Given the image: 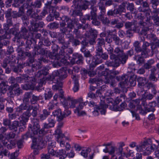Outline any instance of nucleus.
I'll use <instances>...</instances> for the list:
<instances>
[{
    "mask_svg": "<svg viewBox=\"0 0 159 159\" xmlns=\"http://www.w3.org/2000/svg\"><path fill=\"white\" fill-rule=\"evenodd\" d=\"M59 155L57 157H59L60 159H64L66 156V152L63 150H61L58 152Z\"/></svg>",
    "mask_w": 159,
    "mask_h": 159,
    "instance_id": "13d9d810",
    "label": "nucleus"
},
{
    "mask_svg": "<svg viewBox=\"0 0 159 159\" xmlns=\"http://www.w3.org/2000/svg\"><path fill=\"white\" fill-rule=\"evenodd\" d=\"M12 25V22L10 19L9 18L7 19V23L4 24V29L6 30H7L9 29L10 26Z\"/></svg>",
    "mask_w": 159,
    "mask_h": 159,
    "instance_id": "09e8293b",
    "label": "nucleus"
},
{
    "mask_svg": "<svg viewBox=\"0 0 159 159\" xmlns=\"http://www.w3.org/2000/svg\"><path fill=\"white\" fill-rule=\"evenodd\" d=\"M53 94L50 91H48L44 94L45 99L46 100H48L52 98Z\"/></svg>",
    "mask_w": 159,
    "mask_h": 159,
    "instance_id": "e2e57ef3",
    "label": "nucleus"
},
{
    "mask_svg": "<svg viewBox=\"0 0 159 159\" xmlns=\"http://www.w3.org/2000/svg\"><path fill=\"white\" fill-rule=\"evenodd\" d=\"M119 146L117 148L118 151L116 152V154L118 155H122L123 152V147L125 146V144L123 142H120L118 143Z\"/></svg>",
    "mask_w": 159,
    "mask_h": 159,
    "instance_id": "c756f323",
    "label": "nucleus"
},
{
    "mask_svg": "<svg viewBox=\"0 0 159 159\" xmlns=\"http://www.w3.org/2000/svg\"><path fill=\"white\" fill-rule=\"evenodd\" d=\"M52 114L54 116H57L60 120H62L64 117V115L62 113L60 109H58L54 111L53 112Z\"/></svg>",
    "mask_w": 159,
    "mask_h": 159,
    "instance_id": "5701e85b",
    "label": "nucleus"
},
{
    "mask_svg": "<svg viewBox=\"0 0 159 159\" xmlns=\"http://www.w3.org/2000/svg\"><path fill=\"white\" fill-rule=\"evenodd\" d=\"M9 119L10 120H15L17 118H19V116L16 113L9 114L8 115Z\"/></svg>",
    "mask_w": 159,
    "mask_h": 159,
    "instance_id": "774afa93",
    "label": "nucleus"
},
{
    "mask_svg": "<svg viewBox=\"0 0 159 159\" xmlns=\"http://www.w3.org/2000/svg\"><path fill=\"white\" fill-rule=\"evenodd\" d=\"M6 139L3 134H0V140L1 141L2 143L4 145H7V141H6Z\"/></svg>",
    "mask_w": 159,
    "mask_h": 159,
    "instance_id": "338daca9",
    "label": "nucleus"
},
{
    "mask_svg": "<svg viewBox=\"0 0 159 159\" xmlns=\"http://www.w3.org/2000/svg\"><path fill=\"white\" fill-rule=\"evenodd\" d=\"M73 33L75 35V37L77 39H81L83 37V35L78 29H75L73 31Z\"/></svg>",
    "mask_w": 159,
    "mask_h": 159,
    "instance_id": "603ef678",
    "label": "nucleus"
},
{
    "mask_svg": "<svg viewBox=\"0 0 159 159\" xmlns=\"http://www.w3.org/2000/svg\"><path fill=\"white\" fill-rule=\"evenodd\" d=\"M113 39L115 41L116 44L119 45L121 43V41L120 39L116 35H114L113 37Z\"/></svg>",
    "mask_w": 159,
    "mask_h": 159,
    "instance_id": "69168bd1",
    "label": "nucleus"
},
{
    "mask_svg": "<svg viewBox=\"0 0 159 159\" xmlns=\"http://www.w3.org/2000/svg\"><path fill=\"white\" fill-rule=\"evenodd\" d=\"M77 101V103H79L78 106L76 107V109L74 110V112L78 116H83L86 115V112L81 110L83 108L84 106L85 105L86 102H82L83 98L81 97L80 98L78 99H76Z\"/></svg>",
    "mask_w": 159,
    "mask_h": 159,
    "instance_id": "1a4fd4ad",
    "label": "nucleus"
},
{
    "mask_svg": "<svg viewBox=\"0 0 159 159\" xmlns=\"http://www.w3.org/2000/svg\"><path fill=\"white\" fill-rule=\"evenodd\" d=\"M139 24L140 25L143 26L140 34L141 35H143L144 36H146L149 33V32L150 31V30L148 27H144L146 25V23L141 20L140 21Z\"/></svg>",
    "mask_w": 159,
    "mask_h": 159,
    "instance_id": "2eb2a0df",
    "label": "nucleus"
},
{
    "mask_svg": "<svg viewBox=\"0 0 159 159\" xmlns=\"http://www.w3.org/2000/svg\"><path fill=\"white\" fill-rule=\"evenodd\" d=\"M81 4L79 6L80 9L85 10L88 8L89 6L90 5V2L86 0H83L81 2Z\"/></svg>",
    "mask_w": 159,
    "mask_h": 159,
    "instance_id": "4be33fe9",
    "label": "nucleus"
},
{
    "mask_svg": "<svg viewBox=\"0 0 159 159\" xmlns=\"http://www.w3.org/2000/svg\"><path fill=\"white\" fill-rule=\"evenodd\" d=\"M7 86L6 82L3 81L0 83V90L2 93H4L6 92Z\"/></svg>",
    "mask_w": 159,
    "mask_h": 159,
    "instance_id": "2f4dec72",
    "label": "nucleus"
},
{
    "mask_svg": "<svg viewBox=\"0 0 159 159\" xmlns=\"http://www.w3.org/2000/svg\"><path fill=\"white\" fill-rule=\"evenodd\" d=\"M71 78L74 80L75 84L73 90L75 92L79 90L78 77V76L73 75H72Z\"/></svg>",
    "mask_w": 159,
    "mask_h": 159,
    "instance_id": "aec40b11",
    "label": "nucleus"
},
{
    "mask_svg": "<svg viewBox=\"0 0 159 159\" xmlns=\"http://www.w3.org/2000/svg\"><path fill=\"white\" fill-rule=\"evenodd\" d=\"M31 126H30V128L31 129L33 133L34 134H38V132L39 134L43 135L46 133L45 129H47L46 128H44V124L43 127L40 130V125H39V120L37 119H33L31 121Z\"/></svg>",
    "mask_w": 159,
    "mask_h": 159,
    "instance_id": "39448f33",
    "label": "nucleus"
},
{
    "mask_svg": "<svg viewBox=\"0 0 159 159\" xmlns=\"http://www.w3.org/2000/svg\"><path fill=\"white\" fill-rule=\"evenodd\" d=\"M116 58V57L112 61L113 67H117L119 66L120 64L121 63L119 59Z\"/></svg>",
    "mask_w": 159,
    "mask_h": 159,
    "instance_id": "0e129e2a",
    "label": "nucleus"
},
{
    "mask_svg": "<svg viewBox=\"0 0 159 159\" xmlns=\"http://www.w3.org/2000/svg\"><path fill=\"white\" fill-rule=\"evenodd\" d=\"M96 49V58L98 59L95 60V65L94 66L93 64H92V66L93 67H95L97 65L101 63L102 62V60L99 59L98 58V57H99L100 58H101V55L102 54V52H103L102 47L101 46L97 45Z\"/></svg>",
    "mask_w": 159,
    "mask_h": 159,
    "instance_id": "9b49d317",
    "label": "nucleus"
},
{
    "mask_svg": "<svg viewBox=\"0 0 159 159\" xmlns=\"http://www.w3.org/2000/svg\"><path fill=\"white\" fill-rule=\"evenodd\" d=\"M98 18L102 21L103 23L105 24L108 25L110 23V21L109 19L107 17H103L102 15H100L99 16Z\"/></svg>",
    "mask_w": 159,
    "mask_h": 159,
    "instance_id": "e433bc0d",
    "label": "nucleus"
},
{
    "mask_svg": "<svg viewBox=\"0 0 159 159\" xmlns=\"http://www.w3.org/2000/svg\"><path fill=\"white\" fill-rule=\"evenodd\" d=\"M8 142L7 141V143ZM16 142L14 140H10V143L7 144V145H4L7 146L8 148L11 149L15 146L16 145Z\"/></svg>",
    "mask_w": 159,
    "mask_h": 159,
    "instance_id": "680f3d73",
    "label": "nucleus"
},
{
    "mask_svg": "<svg viewBox=\"0 0 159 159\" xmlns=\"http://www.w3.org/2000/svg\"><path fill=\"white\" fill-rule=\"evenodd\" d=\"M67 99L69 100V104L70 108H75L76 107V105L78 104L76 99L71 98L70 97H68Z\"/></svg>",
    "mask_w": 159,
    "mask_h": 159,
    "instance_id": "bb28decb",
    "label": "nucleus"
},
{
    "mask_svg": "<svg viewBox=\"0 0 159 159\" xmlns=\"http://www.w3.org/2000/svg\"><path fill=\"white\" fill-rule=\"evenodd\" d=\"M15 62V59H12V60H10L9 58H6L3 61L2 63V66L3 67L5 68L7 66L8 64H10L11 66H12Z\"/></svg>",
    "mask_w": 159,
    "mask_h": 159,
    "instance_id": "b1692460",
    "label": "nucleus"
},
{
    "mask_svg": "<svg viewBox=\"0 0 159 159\" xmlns=\"http://www.w3.org/2000/svg\"><path fill=\"white\" fill-rule=\"evenodd\" d=\"M48 123H44L43 124L44 128H46L47 129H48L54 127L56 122L54 118H53L52 116L51 117L48 118Z\"/></svg>",
    "mask_w": 159,
    "mask_h": 159,
    "instance_id": "dca6fc26",
    "label": "nucleus"
},
{
    "mask_svg": "<svg viewBox=\"0 0 159 159\" xmlns=\"http://www.w3.org/2000/svg\"><path fill=\"white\" fill-rule=\"evenodd\" d=\"M61 52L64 53L66 52V57H67L68 54H71L73 52V50L72 48H66L65 49H62Z\"/></svg>",
    "mask_w": 159,
    "mask_h": 159,
    "instance_id": "4d7b16f0",
    "label": "nucleus"
},
{
    "mask_svg": "<svg viewBox=\"0 0 159 159\" xmlns=\"http://www.w3.org/2000/svg\"><path fill=\"white\" fill-rule=\"evenodd\" d=\"M107 49L109 53L111 54L110 56V59H115L116 57V55L113 53V49L112 47L111 46L110 44H108V47H107Z\"/></svg>",
    "mask_w": 159,
    "mask_h": 159,
    "instance_id": "cd10ccee",
    "label": "nucleus"
},
{
    "mask_svg": "<svg viewBox=\"0 0 159 159\" xmlns=\"http://www.w3.org/2000/svg\"><path fill=\"white\" fill-rule=\"evenodd\" d=\"M132 101V103L135 104L136 106H137V109L140 111L141 109H143L140 105H139L140 103L141 100L139 99H137L134 100H133Z\"/></svg>",
    "mask_w": 159,
    "mask_h": 159,
    "instance_id": "c03bdc74",
    "label": "nucleus"
},
{
    "mask_svg": "<svg viewBox=\"0 0 159 159\" xmlns=\"http://www.w3.org/2000/svg\"><path fill=\"white\" fill-rule=\"evenodd\" d=\"M31 126H30V128L31 129L33 133L34 134H38V132L39 134L43 135L46 133L45 129H47L46 128H44V124L43 127L40 130V125H39V120L37 119H33L31 121Z\"/></svg>",
    "mask_w": 159,
    "mask_h": 159,
    "instance_id": "20e7f679",
    "label": "nucleus"
},
{
    "mask_svg": "<svg viewBox=\"0 0 159 159\" xmlns=\"http://www.w3.org/2000/svg\"><path fill=\"white\" fill-rule=\"evenodd\" d=\"M55 147L54 143L53 142L51 143L50 144H49L48 147V153L50 156H58L59 154L58 152H57L54 149Z\"/></svg>",
    "mask_w": 159,
    "mask_h": 159,
    "instance_id": "ddd939ff",
    "label": "nucleus"
},
{
    "mask_svg": "<svg viewBox=\"0 0 159 159\" xmlns=\"http://www.w3.org/2000/svg\"><path fill=\"white\" fill-rule=\"evenodd\" d=\"M51 2H48L46 4L47 5V9L48 10L49 13L51 14H53L56 12L55 8L54 7L51 5Z\"/></svg>",
    "mask_w": 159,
    "mask_h": 159,
    "instance_id": "7c9ffc66",
    "label": "nucleus"
},
{
    "mask_svg": "<svg viewBox=\"0 0 159 159\" xmlns=\"http://www.w3.org/2000/svg\"><path fill=\"white\" fill-rule=\"evenodd\" d=\"M109 148L108 153L110 155H113L116 151H118L117 148L115 146H111L109 147Z\"/></svg>",
    "mask_w": 159,
    "mask_h": 159,
    "instance_id": "a18cd8bd",
    "label": "nucleus"
},
{
    "mask_svg": "<svg viewBox=\"0 0 159 159\" xmlns=\"http://www.w3.org/2000/svg\"><path fill=\"white\" fill-rule=\"evenodd\" d=\"M21 38L26 39L29 37L28 30L24 27H22L19 33Z\"/></svg>",
    "mask_w": 159,
    "mask_h": 159,
    "instance_id": "393cba45",
    "label": "nucleus"
},
{
    "mask_svg": "<svg viewBox=\"0 0 159 159\" xmlns=\"http://www.w3.org/2000/svg\"><path fill=\"white\" fill-rule=\"evenodd\" d=\"M57 73L56 72H54L52 75H48L47 78L46 79L48 80H52L56 79H57Z\"/></svg>",
    "mask_w": 159,
    "mask_h": 159,
    "instance_id": "3c124183",
    "label": "nucleus"
},
{
    "mask_svg": "<svg viewBox=\"0 0 159 159\" xmlns=\"http://www.w3.org/2000/svg\"><path fill=\"white\" fill-rule=\"evenodd\" d=\"M39 106H32L29 105L28 108L26 105L22 104L17 108L16 111L19 113H21L23 111H27L23 113V115L21 116L22 119L21 122L23 125H25L26 123L28 121L29 118L32 115L34 117H36L38 114V110H39Z\"/></svg>",
    "mask_w": 159,
    "mask_h": 159,
    "instance_id": "f03ea898",
    "label": "nucleus"
},
{
    "mask_svg": "<svg viewBox=\"0 0 159 159\" xmlns=\"http://www.w3.org/2000/svg\"><path fill=\"white\" fill-rule=\"evenodd\" d=\"M114 52L116 54V55L119 57L120 56V55L124 54L123 51L119 47H117L115 48Z\"/></svg>",
    "mask_w": 159,
    "mask_h": 159,
    "instance_id": "8fccbe9b",
    "label": "nucleus"
},
{
    "mask_svg": "<svg viewBox=\"0 0 159 159\" xmlns=\"http://www.w3.org/2000/svg\"><path fill=\"white\" fill-rule=\"evenodd\" d=\"M75 10L74 11V13L77 16H81L82 13L81 11L82 9H80V7H75Z\"/></svg>",
    "mask_w": 159,
    "mask_h": 159,
    "instance_id": "bf43d9fd",
    "label": "nucleus"
},
{
    "mask_svg": "<svg viewBox=\"0 0 159 159\" xmlns=\"http://www.w3.org/2000/svg\"><path fill=\"white\" fill-rule=\"evenodd\" d=\"M55 133L57 139L62 138L65 136L62 133L61 130L59 128H57L55 130Z\"/></svg>",
    "mask_w": 159,
    "mask_h": 159,
    "instance_id": "c9c22d12",
    "label": "nucleus"
},
{
    "mask_svg": "<svg viewBox=\"0 0 159 159\" xmlns=\"http://www.w3.org/2000/svg\"><path fill=\"white\" fill-rule=\"evenodd\" d=\"M57 79L59 78L61 79H64L67 77V73L66 70L64 68L61 69L59 71H57Z\"/></svg>",
    "mask_w": 159,
    "mask_h": 159,
    "instance_id": "6ab92c4d",
    "label": "nucleus"
},
{
    "mask_svg": "<svg viewBox=\"0 0 159 159\" xmlns=\"http://www.w3.org/2000/svg\"><path fill=\"white\" fill-rule=\"evenodd\" d=\"M101 101L99 106H95L94 107V110L93 112V115L95 116H97L99 114V112L102 115H105L106 112V108L108 107V105L104 104V101H102L100 98Z\"/></svg>",
    "mask_w": 159,
    "mask_h": 159,
    "instance_id": "6e6552de",
    "label": "nucleus"
},
{
    "mask_svg": "<svg viewBox=\"0 0 159 159\" xmlns=\"http://www.w3.org/2000/svg\"><path fill=\"white\" fill-rule=\"evenodd\" d=\"M125 26L126 29L133 30L134 32L139 33V27L134 22H126L125 24Z\"/></svg>",
    "mask_w": 159,
    "mask_h": 159,
    "instance_id": "f8f14e48",
    "label": "nucleus"
},
{
    "mask_svg": "<svg viewBox=\"0 0 159 159\" xmlns=\"http://www.w3.org/2000/svg\"><path fill=\"white\" fill-rule=\"evenodd\" d=\"M126 2H123L121 5L119 6L118 8L116 9L118 11V14L122 12H124L125 11V7L126 6Z\"/></svg>",
    "mask_w": 159,
    "mask_h": 159,
    "instance_id": "72a5a7b5",
    "label": "nucleus"
},
{
    "mask_svg": "<svg viewBox=\"0 0 159 159\" xmlns=\"http://www.w3.org/2000/svg\"><path fill=\"white\" fill-rule=\"evenodd\" d=\"M118 77H116V79L117 80H119L118 79ZM127 78V75H123L120 77L119 78V80L122 81L124 84H128V80Z\"/></svg>",
    "mask_w": 159,
    "mask_h": 159,
    "instance_id": "ea45409f",
    "label": "nucleus"
},
{
    "mask_svg": "<svg viewBox=\"0 0 159 159\" xmlns=\"http://www.w3.org/2000/svg\"><path fill=\"white\" fill-rule=\"evenodd\" d=\"M47 56L50 59H57L58 60V58L57 57L58 55H57L54 53L51 52H47L46 53Z\"/></svg>",
    "mask_w": 159,
    "mask_h": 159,
    "instance_id": "de8ad7c7",
    "label": "nucleus"
},
{
    "mask_svg": "<svg viewBox=\"0 0 159 159\" xmlns=\"http://www.w3.org/2000/svg\"><path fill=\"white\" fill-rule=\"evenodd\" d=\"M82 57L81 55H79L74 58V61L77 64L82 63Z\"/></svg>",
    "mask_w": 159,
    "mask_h": 159,
    "instance_id": "6e6d98bb",
    "label": "nucleus"
},
{
    "mask_svg": "<svg viewBox=\"0 0 159 159\" xmlns=\"http://www.w3.org/2000/svg\"><path fill=\"white\" fill-rule=\"evenodd\" d=\"M60 101L65 109H67L68 108V102H69V100L67 99V98L66 99L65 98L60 99Z\"/></svg>",
    "mask_w": 159,
    "mask_h": 159,
    "instance_id": "864d4df0",
    "label": "nucleus"
},
{
    "mask_svg": "<svg viewBox=\"0 0 159 159\" xmlns=\"http://www.w3.org/2000/svg\"><path fill=\"white\" fill-rule=\"evenodd\" d=\"M60 19L62 20V22L60 23L61 26H65L66 25V22L67 23V27L70 29L69 31H71L72 30L74 27V25L73 21L68 17L65 16H62Z\"/></svg>",
    "mask_w": 159,
    "mask_h": 159,
    "instance_id": "9d476101",
    "label": "nucleus"
},
{
    "mask_svg": "<svg viewBox=\"0 0 159 159\" xmlns=\"http://www.w3.org/2000/svg\"><path fill=\"white\" fill-rule=\"evenodd\" d=\"M139 44L140 43L138 41H135L134 43L135 49L137 52H142V48L140 46Z\"/></svg>",
    "mask_w": 159,
    "mask_h": 159,
    "instance_id": "4c0bfd02",
    "label": "nucleus"
},
{
    "mask_svg": "<svg viewBox=\"0 0 159 159\" xmlns=\"http://www.w3.org/2000/svg\"><path fill=\"white\" fill-rule=\"evenodd\" d=\"M132 148L136 147V150L138 152H143L144 156L150 154L154 151L156 145L152 143V140L150 139H146L141 141L138 145H136L135 142H132L129 145Z\"/></svg>",
    "mask_w": 159,
    "mask_h": 159,
    "instance_id": "f257e3e1",
    "label": "nucleus"
},
{
    "mask_svg": "<svg viewBox=\"0 0 159 159\" xmlns=\"http://www.w3.org/2000/svg\"><path fill=\"white\" fill-rule=\"evenodd\" d=\"M137 81L138 82V86L140 88L143 87L147 82L146 78L141 77L138 78Z\"/></svg>",
    "mask_w": 159,
    "mask_h": 159,
    "instance_id": "a878e982",
    "label": "nucleus"
},
{
    "mask_svg": "<svg viewBox=\"0 0 159 159\" xmlns=\"http://www.w3.org/2000/svg\"><path fill=\"white\" fill-rule=\"evenodd\" d=\"M151 73L150 74L149 76V80L151 81H156L157 80V79L155 76L154 70H151Z\"/></svg>",
    "mask_w": 159,
    "mask_h": 159,
    "instance_id": "58836bf2",
    "label": "nucleus"
},
{
    "mask_svg": "<svg viewBox=\"0 0 159 159\" xmlns=\"http://www.w3.org/2000/svg\"><path fill=\"white\" fill-rule=\"evenodd\" d=\"M142 105L143 106L144 109H141L139 113L142 114H146L148 112L150 111H154L155 110L154 107L156 105V103L155 101L152 102L147 105L146 102V99H142Z\"/></svg>",
    "mask_w": 159,
    "mask_h": 159,
    "instance_id": "0eeeda50",
    "label": "nucleus"
},
{
    "mask_svg": "<svg viewBox=\"0 0 159 159\" xmlns=\"http://www.w3.org/2000/svg\"><path fill=\"white\" fill-rule=\"evenodd\" d=\"M155 85L151 82H149L146 83L143 87L144 89H152V88H154V87Z\"/></svg>",
    "mask_w": 159,
    "mask_h": 159,
    "instance_id": "5fc2aeb1",
    "label": "nucleus"
},
{
    "mask_svg": "<svg viewBox=\"0 0 159 159\" xmlns=\"http://www.w3.org/2000/svg\"><path fill=\"white\" fill-rule=\"evenodd\" d=\"M42 113H43L40 114L39 116V118L41 120H43L46 119L51 114V112L50 111L46 109L42 110Z\"/></svg>",
    "mask_w": 159,
    "mask_h": 159,
    "instance_id": "412c9836",
    "label": "nucleus"
},
{
    "mask_svg": "<svg viewBox=\"0 0 159 159\" xmlns=\"http://www.w3.org/2000/svg\"><path fill=\"white\" fill-rule=\"evenodd\" d=\"M19 126V122L17 121H13L12 124L10 125L9 128L11 130H14L15 132L16 131L17 128Z\"/></svg>",
    "mask_w": 159,
    "mask_h": 159,
    "instance_id": "f704fd0d",
    "label": "nucleus"
},
{
    "mask_svg": "<svg viewBox=\"0 0 159 159\" xmlns=\"http://www.w3.org/2000/svg\"><path fill=\"white\" fill-rule=\"evenodd\" d=\"M16 82L21 83L24 81L26 84L22 86V88L24 89L28 90L33 89L35 86L36 82L34 78L29 77L26 75H23L21 77L16 78Z\"/></svg>",
    "mask_w": 159,
    "mask_h": 159,
    "instance_id": "7ed1b4c3",
    "label": "nucleus"
},
{
    "mask_svg": "<svg viewBox=\"0 0 159 159\" xmlns=\"http://www.w3.org/2000/svg\"><path fill=\"white\" fill-rule=\"evenodd\" d=\"M150 43L147 42H143L142 46V52L141 55L143 57H146L150 51L148 50L147 48L150 46Z\"/></svg>",
    "mask_w": 159,
    "mask_h": 159,
    "instance_id": "4468645a",
    "label": "nucleus"
},
{
    "mask_svg": "<svg viewBox=\"0 0 159 159\" xmlns=\"http://www.w3.org/2000/svg\"><path fill=\"white\" fill-rule=\"evenodd\" d=\"M119 57L120 58L119 59L120 60V63L122 64L125 63L128 58V56L126 55H125L124 53L123 55H120V56Z\"/></svg>",
    "mask_w": 159,
    "mask_h": 159,
    "instance_id": "a19ab883",
    "label": "nucleus"
},
{
    "mask_svg": "<svg viewBox=\"0 0 159 159\" xmlns=\"http://www.w3.org/2000/svg\"><path fill=\"white\" fill-rule=\"evenodd\" d=\"M137 76L134 75L131 76L129 80V83L130 85L132 86H134L136 84V79Z\"/></svg>",
    "mask_w": 159,
    "mask_h": 159,
    "instance_id": "473e14b6",
    "label": "nucleus"
},
{
    "mask_svg": "<svg viewBox=\"0 0 159 159\" xmlns=\"http://www.w3.org/2000/svg\"><path fill=\"white\" fill-rule=\"evenodd\" d=\"M90 9L91 10V15L92 17H95V18L97 16L96 11H97V9L96 6H94L93 5H92Z\"/></svg>",
    "mask_w": 159,
    "mask_h": 159,
    "instance_id": "37998d69",
    "label": "nucleus"
},
{
    "mask_svg": "<svg viewBox=\"0 0 159 159\" xmlns=\"http://www.w3.org/2000/svg\"><path fill=\"white\" fill-rule=\"evenodd\" d=\"M44 146V143L42 137L33 138L31 146L32 148L34 149L33 154H34V156L38 154L39 153V150L42 149Z\"/></svg>",
    "mask_w": 159,
    "mask_h": 159,
    "instance_id": "423d86ee",
    "label": "nucleus"
},
{
    "mask_svg": "<svg viewBox=\"0 0 159 159\" xmlns=\"http://www.w3.org/2000/svg\"><path fill=\"white\" fill-rule=\"evenodd\" d=\"M81 51L83 52L84 56L86 57H92L90 52L89 51H86L84 47H83L81 49Z\"/></svg>",
    "mask_w": 159,
    "mask_h": 159,
    "instance_id": "79ce46f5",
    "label": "nucleus"
},
{
    "mask_svg": "<svg viewBox=\"0 0 159 159\" xmlns=\"http://www.w3.org/2000/svg\"><path fill=\"white\" fill-rule=\"evenodd\" d=\"M12 92L15 95L19 96L22 93V91L18 84H16L12 85Z\"/></svg>",
    "mask_w": 159,
    "mask_h": 159,
    "instance_id": "a211bd4d",
    "label": "nucleus"
},
{
    "mask_svg": "<svg viewBox=\"0 0 159 159\" xmlns=\"http://www.w3.org/2000/svg\"><path fill=\"white\" fill-rule=\"evenodd\" d=\"M16 135V134L15 133L13 132H11L6 135L5 138L7 141L10 139H14Z\"/></svg>",
    "mask_w": 159,
    "mask_h": 159,
    "instance_id": "49530a36",
    "label": "nucleus"
},
{
    "mask_svg": "<svg viewBox=\"0 0 159 159\" xmlns=\"http://www.w3.org/2000/svg\"><path fill=\"white\" fill-rule=\"evenodd\" d=\"M127 9V10H129L132 13L136 14V9H135L133 3H127L126 2Z\"/></svg>",
    "mask_w": 159,
    "mask_h": 159,
    "instance_id": "c85d7f7f",
    "label": "nucleus"
},
{
    "mask_svg": "<svg viewBox=\"0 0 159 159\" xmlns=\"http://www.w3.org/2000/svg\"><path fill=\"white\" fill-rule=\"evenodd\" d=\"M61 50L62 49L60 50V51L59 52V55L57 54V55H58L57 57L58 58V61L63 64H65L66 62V59L67 57H66V52H62Z\"/></svg>",
    "mask_w": 159,
    "mask_h": 159,
    "instance_id": "f3484780",
    "label": "nucleus"
},
{
    "mask_svg": "<svg viewBox=\"0 0 159 159\" xmlns=\"http://www.w3.org/2000/svg\"><path fill=\"white\" fill-rule=\"evenodd\" d=\"M39 97L33 95L32 96V98L30 100L32 104H36L37 101L39 100Z\"/></svg>",
    "mask_w": 159,
    "mask_h": 159,
    "instance_id": "052dcab7",
    "label": "nucleus"
}]
</instances>
